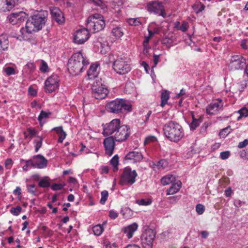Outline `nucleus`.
Instances as JSON below:
<instances>
[{"label": "nucleus", "instance_id": "1", "mask_svg": "<svg viewBox=\"0 0 248 248\" xmlns=\"http://www.w3.org/2000/svg\"><path fill=\"white\" fill-rule=\"evenodd\" d=\"M89 64L88 60L80 52L74 53L69 59L67 64L69 72L73 76L81 73Z\"/></svg>", "mask_w": 248, "mask_h": 248}, {"label": "nucleus", "instance_id": "2", "mask_svg": "<svg viewBox=\"0 0 248 248\" xmlns=\"http://www.w3.org/2000/svg\"><path fill=\"white\" fill-rule=\"evenodd\" d=\"M163 132L166 137L173 142L179 141L184 136V130L178 123L170 121L164 124Z\"/></svg>", "mask_w": 248, "mask_h": 248}, {"label": "nucleus", "instance_id": "3", "mask_svg": "<svg viewBox=\"0 0 248 248\" xmlns=\"http://www.w3.org/2000/svg\"><path fill=\"white\" fill-rule=\"evenodd\" d=\"M108 111L115 114L124 113L131 111L132 106L127 100L116 99L108 103L106 106Z\"/></svg>", "mask_w": 248, "mask_h": 248}, {"label": "nucleus", "instance_id": "4", "mask_svg": "<svg viewBox=\"0 0 248 248\" xmlns=\"http://www.w3.org/2000/svg\"><path fill=\"white\" fill-rule=\"evenodd\" d=\"M46 17L41 14L33 15L30 17L26 24V29L29 33L40 30L45 25Z\"/></svg>", "mask_w": 248, "mask_h": 248}, {"label": "nucleus", "instance_id": "5", "mask_svg": "<svg viewBox=\"0 0 248 248\" xmlns=\"http://www.w3.org/2000/svg\"><path fill=\"white\" fill-rule=\"evenodd\" d=\"M106 24L104 17L99 14H95L90 16L87 22V28L93 33L99 32L105 27Z\"/></svg>", "mask_w": 248, "mask_h": 248}, {"label": "nucleus", "instance_id": "6", "mask_svg": "<svg viewBox=\"0 0 248 248\" xmlns=\"http://www.w3.org/2000/svg\"><path fill=\"white\" fill-rule=\"evenodd\" d=\"M138 173L130 167H126L121 175L120 184L122 186H131L136 182Z\"/></svg>", "mask_w": 248, "mask_h": 248}, {"label": "nucleus", "instance_id": "7", "mask_svg": "<svg viewBox=\"0 0 248 248\" xmlns=\"http://www.w3.org/2000/svg\"><path fill=\"white\" fill-rule=\"evenodd\" d=\"M93 96L96 99H104L108 93L107 88L102 84L101 79H96L92 86Z\"/></svg>", "mask_w": 248, "mask_h": 248}, {"label": "nucleus", "instance_id": "8", "mask_svg": "<svg viewBox=\"0 0 248 248\" xmlns=\"http://www.w3.org/2000/svg\"><path fill=\"white\" fill-rule=\"evenodd\" d=\"M112 67L113 70L119 75H124L128 73L131 70L130 65L122 56L117 57L114 60Z\"/></svg>", "mask_w": 248, "mask_h": 248}, {"label": "nucleus", "instance_id": "9", "mask_svg": "<svg viewBox=\"0 0 248 248\" xmlns=\"http://www.w3.org/2000/svg\"><path fill=\"white\" fill-rule=\"evenodd\" d=\"M60 78L56 74L52 75L47 78L45 82V91L46 93H51L59 88Z\"/></svg>", "mask_w": 248, "mask_h": 248}, {"label": "nucleus", "instance_id": "10", "mask_svg": "<svg viewBox=\"0 0 248 248\" xmlns=\"http://www.w3.org/2000/svg\"><path fill=\"white\" fill-rule=\"evenodd\" d=\"M155 232L152 229H146L141 236V243L143 248H152Z\"/></svg>", "mask_w": 248, "mask_h": 248}, {"label": "nucleus", "instance_id": "11", "mask_svg": "<svg viewBox=\"0 0 248 248\" xmlns=\"http://www.w3.org/2000/svg\"><path fill=\"white\" fill-rule=\"evenodd\" d=\"M147 10L149 12L158 15L163 17L166 16V13L163 3L159 1H153L147 4Z\"/></svg>", "mask_w": 248, "mask_h": 248}, {"label": "nucleus", "instance_id": "12", "mask_svg": "<svg viewBox=\"0 0 248 248\" xmlns=\"http://www.w3.org/2000/svg\"><path fill=\"white\" fill-rule=\"evenodd\" d=\"M122 125L119 119H114L103 127V134L105 136H112Z\"/></svg>", "mask_w": 248, "mask_h": 248}, {"label": "nucleus", "instance_id": "13", "mask_svg": "<svg viewBox=\"0 0 248 248\" xmlns=\"http://www.w3.org/2000/svg\"><path fill=\"white\" fill-rule=\"evenodd\" d=\"M246 64V60L243 57L236 55L231 57L228 67L230 70L235 71L242 69Z\"/></svg>", "mask_w": 248, "mask_h": 248}, {"label": "nucleus", "instance_id": "14", "mask_svg": "<svg viewBox=\"0 0 248 248\" xmlns=\"http://www.w3.org/2000/svg\"><path fill=\"white\" fill-rule=\"evenodd\" d=\"M130 134V130L127 125L123 124L112 136L115 141L123 142L129 137Z\"/></svg>", "mask_w": 248, "mask_h": 248}, {"label": "nucleus", "instance_id": "15", "mask_svg": "<svg viewBox=\"0 0 248 248\" xmlns=\"http://www.w3.org/2000/svg\"><path fill=\"white\" fill-rule=\"evenodd\" d=\"M88 29H81L78 30L74 35V42L78 44H84L89 38Z\"/></svg>", "mask_w": 248, "mask_h": 248}, {"label": "nucleus", "instance_id": "16", "mask_svg": "<svg viewBox=\"0 0 248 248\" xmlns=\"http://www.w3.org/2000/svg\"><path fill=\"white\" fill-rule=\"evenodd\" d=\"M223 103L222 100L217 99L209 104L206 107V113L209 115L217 114L223 109Z\"/></svg>", "mask_w": 248, "mask_h": 248}, {"label": "nucleus", "instance_id": "17", "mask_svg": "<svg viewBox=\"0 0 248 248\" xmlns=\"http://www.w3.org/2000/svg\"><path fill=\"white\" fill-rule=\"evenodd\" d=\"M31 167L34 168L43 169L47 166V160L42 155H34L30 159Z\"/></svg>", "mask_w": 248, "mask_h": 248}, {"label": "nucleus", "instance_id": "18", "mask_svg": "<svg viewBox=\"0 0 248 248\" xmlns=\"http://www.w3.org/2000/svg\"><path fill=\"white\" fill-rule=\"evenodd\" d=\"M143 159V155L141 152L138 151H131L128 153L124 156V163H135L139 162Z\"/></svg>", "mask_w": 248, "mask_h": 248}, {"label": "nucleus", "instance_id": "19", "mask_svg": "<svg viewBox=\"0 0 248 248\" xmlns=\"http://www.w3.org/2000/svg\"><path fill=\"white\" fill-rule=\"evenodd\" d=\"M103 144L105 147V153L109 156L112 155L115 145V140L113 138V137L109 136L105 138L103 141Z\"/></svg>", "mask_w": 248, "mask_h": 248}, {"label": "nucleus", "instance_id": "20", "mask_svg": "<svg viewBox=\"0 0 248 248\" xmlns=\"http://www.w3.org/2000/svg\"><path fill=\"white\" fill-rule=\"evenodd\" d=\"M9 22L13 25L20 23L24 21L25 14L23 12L12 13L8 16Z\"/></svg>", "mask_w": 248, "mask_h": 248}, {"label": "nucleus", "instance_id": "21", "mask_svg": "<svg viewBox=\"0 0 248 248\" xmlns=\"http://www.w3.org/2000/svg\"><path fill=\"white\" fill-rule=\"evenodd\" d=\"M50 13L53 19L58 24H62L64 22V17L62 12L57 7L50 9Z\"/></svg>", "mask_w": 248, "mask_h": 248}, {"label": "nucleus", "instance_id": "22", "mask_svg": "<svg viewBox=\"0 0 248 248\" xmlns=\"http://www.w3.org/2000/svg\"><path fill=\"white\" fill-rule=\"evenodd\" d=\"M16 6L15 0H0V12L11 11Z\"/></svg>", "mask_w": 248, "mask_h": 248}, {"label": "nucleus", "instance_id": "23", "mask_svg": "<svg viewBox=\"0 0 248 248\" xmlns=\"http://www.w3.org/2000/svg\"><path fill=\"white\" fill-rule=\"evenodd\" d=\"M99 64L93 63L91 65L89 69L87 71L88 79L89 80H93L100 79L98 77V72L97 68Z\"/></svg>", "mask_w": 248, "mask_h": 248}, {"label": "nucleus", "instance_id": "24", "mask_svg": "<svg viewBox=\"0 0 248 248\" xmlns=\"http://www.w3.org/2000/svg\"><path fill=\"white\" fill-rule=\"evenodd\" d=\"M138 228V225L137 223H133L124 228V232L126 236L128 238H131L135 231Z\"/></svg>", "mask_w": 248, "mask_h": 248}, {"label": "nucleus", "instance_id": "25", "mask_svg": "<svg viewBox=\"0 0 248 248\" xmlns=\"http://www.w3.org/2000/svg\"><path fill=\"white\" fill-rule=\"evenodd\" d=\"M182 183L178 181L175 183H173L171 186L167 190V195H173L177 193L180 189Z\"/></svg>", "mask_w": 248, "mask_h": 248}, {"label": "nucleus", "instance_id": "26", "mask_svg": "<svg viewBox=\"0 0 248 248\" xmlns=\"http://www.w3.org/2000/svg\"><path fill=\"white\" fill-rule=\"evenodd\" d=\"M168 166V162L165 159H161L158 161L156 163H154L153 165V168L154 170H163L167 168Z\"/></svg>", "mask_w": 248, "mask_h": 248}, {"label": "nucleus", "instance_id": "27", "mask_svg": "<svg viewBox=\"0 0 248 248\" xmlns=\"http://www.w3.org/2000/svg\"><path fill=\"white\" fill-rule=\"evenodd\" d=\"M52 130L55 131L59 135L58 142L59 143H62L66 136V134L65 132L63 130L62 127L59 126L54 127L52 129Z\"/></svg>", "mask_w": 248, "mask_h": 248}, {"label": "nucleus", "instance_id": "28", "mask_svg": "<svg viewBox=\"0 0 248 248\" xmlns=\"http://www.w3.org/2000/svg\"><path fill=\"white\" fill-rule=\"evenodd\" d=\"M9 40L6 35H0V52L4 51L8 48Z\"/></svg>", "mask_w": 248, "mask_h": 248}, {"label": "nucleus", "instance_id": "29", "mask_svg": "<svg viewBox=\"0 0 248 248\" xmlns=\"http://www.w3.org/2000/svg\"><path fill=\"white\" fill-rule=\"evenodd\" d=\"M175 181V177L173 175H168L163 177L161 182L164 186L167 185L170 183H173Z\"/></svg>", "mask_w": 248, "mask_h": 248}, {"label": "nucleus", "instance_id": "30", "mask_svg": "<svg viewBox=\"0 0 248 248\" xmlns=\"http://www.w3.org/2000/svg\"><path fill=\"white\" fill-rule=\"evenodd\" d=\"M192 122L190 124V127L191 129L194 130L199 126L200 124L202 123V118L201 116H199L198 118H196L193 114L192 115Z\"/></svg>", "mask_w": 248, "mask_h": 248}, {"label": "nucleus", "instance_id": "31", "mask_svg": "<svg viewBox=\"0 0 248 248\" xmlns=\"http://www.w3.org/2000/svg\"><path fill=\"white\" fill-rule=\"evenodd\" d=\"M170 92L167 90L163 91L161 93V103L160 106L163 107L165 105L167 104L168 100L170 98Z\"/></svg>", "mask_w": 248, "mask_h": 248}, {"label": "nucleus", "instance_id": "32", "mask_svg": "<svg viewBox=\"0 0 248 248\" xmlns=\"http://www.w3.org/2000/svg\"><path fill=\"white\" fill-rule=\"evenodd\" d=\"M50 178L46 176L43 179H41L38 183V186L42 188L48 187L50 186V183L49 182Z\"/></svg>", "mask_w": 248, "mask_h": 248}, {"label": "nucleus", "instance_id": "33", "mask_svg": "<svg viewBox=\"0 0 248 248\" xmlns=\"http://www.w3.org/2000/svg\"><path fill=\"white\" fill-rule=\"evenodd\" d=\"M124 29L120 27H117L113 28L112 30V33L116 38H120L124 34Z\"/></svg>", "mask_w": 248, "mask_h": 248}, {"label": "nucleus", "instance_id": "34", "mask_svg": "<svg viewBox=\"0 0 248 248\" xmlns=\"http://www.w3.org/2000/svg\"><path fill=\"white\" fill-rule=\"evenodd\" d=\"M111 165L113 167V171H117L118 170V165L119 164V156L115 155L110 161Z\"/></svg>", "mask_w": 248, "mask_h": 248}, {"label": "nucleus", "instance_id": "35", "mask_svg": "<svg viewBox=\"0 0 248 248\" xmlns=\"http://www.w3.org/2000/svg\"><path fill=\"white\" fill-rule=\"evenodd\" d=\"M93 231L95 235H100L104 231L103 227L100 225H96L94 226L92 228Z\"/></svg>", "mask_w": 248, "mask_h": 248}, {"label": "nucleus", "instance_id": "36", "mask_svg": "<svg viewBox=\"0 0 248 248\" xmlns=\"http://www.w3.org/2000/svg\"><path fill=\"white\" fill-rule=\"evenodd\" d=\"M136 202L140 205L147 206L152 203V201L150 199H141L137 200Z\"/></svg>", "mask_w": 248, "mask_h": 248}, {"label": "nucleus", "instance_id": "37", "mask_svg": "<svg viewBox=\"0 0 248 248\" xmlns=\"http://www.w3.org/2000/svg\"><path fill=\"white\" fill-rule=\"evenodd\" d=\"M51 114L50 111L46 112L44 110H42L38 117V120L40 124L42 123V120L44 118H47L49 115Z\"/></svg>", "mask_w": 248, "mask_h": 248}, {"label": "nucleus", "instance_id": "38", "mask_svg": "<svg viewBox=\"0 0 248 248\" xmlns=\"http://www.w3.org/2000/svg\"><path fill=\"white\" fill-rule=\"evenodd\" d=\"M127 23L131 26H138L141 25L140 18H129L127 20Z\"/></svg>", "mask_w": 248, "mask_h": 248}, {"label": "nucleus", "instance_id": "39", "mask_svg": "<svg viewBox=\"0 0 248 248\" xmlns=\"http://www.w3.org/2000/svg\"><path fill=\"white\" fill-rule=\"evenodd\" d=\"M3 71L7 76L15 75L17 73L16 69L13 67L10 66L6 67L5 68H4Z\"/></svg>", "mask_w": 248, "mask_h": 248}, {"label": "nucleus", "instance_id": "40", "mask_svg": "<svg viewBox=\"0 0 248 248\" xmlns=\"http://www.w3.org/2000/svg\"><path fill=\"white\" fill-rule=\"evenodd\" d=\"M101 198L100 202L101 204H104L108 199V192L107 190H104L101 192Z\"/></svg>", "mask_w": 248, "mask_h": 248}, {"label": "nucleus", "instance_id": "41", "mask_svg": "<svg viewBox=\"0 0 248 248\" xmlns=\"http://www.w3.org/2000/svg\"><path fill=\"white\" fill-rule=\"evenodd\" d=\"M238 113L240 114V116L238 117V120H239L243 117H248V109L246 107H243L241 109H239L238 111Z\"/></svg>", "mask_w": 248, "mask_h": 248}, {"label": "nucleus", "instance_id": "42", "mask_svg": "<svg viewBox=\"0 0 248 248\" xmlns=\"http://www.w3.org/2000/svg\"><path fill=\"white\" fill-rule=\"evenodd\" d=\"M231 128L230 126L222 129L220 132H219V136L221 137L225 138L226 137L230 132L231 131Z\"/></svg>", "mask_w": 248, "mask_h": 248}, {"label": "nucleus", "instance_id": "43", "mask_svg": "<svg viewBox=\"0 0 248 248\" xmlns=\"http://www.w3.org/2000/svg\"><path fill=\"white\" fill-rule=\"evenodd\" d=\"M21 211L22 208L20 206H17L16 207H12L10 209L11 213L16 216L19 215Z\"/></svg>", "mask_w": 248, "mask_h": 248}, {"label": "nucleus", "instance_id": "44", "mask_svg": "<svg viewBox=\"0 0 248 248\" xmlns=\"http://www.w3.org/2000/svg\"><path fill=\"white\" fill-rule=\"evenodd\" d=\"M43 139L41 137H38V139L35 140V151L36 153L38 152L39 149L41 147L42 145Z\"/></svg>", "mask_w": 248, "mask_h": 248}, {"label": "nucleus", "instance_id": "45", "mask_svg": "<svg viewBox=\"0 0 248 248\" xmlns=\"http://www.w3.org/2000/svg\"><path fill=\"white\" fill-rule=\"evenodd\" d=\"M65 186V185L64 184L54 183L51 185V188L54 191L61 190Z\"/></svg>", "mask_w": 248, "mask_h": 248}, {"label": "nucleus", "instance_id": "46", "mask_svg": "<svg viewBox=\"0 0 248 248\" xmlns=\"http://www.w3.org/2000/svg\"><path fill=\"white\" fill-rule=\"evenodd\" d=\"M22 161H24L25 162V164L23 166L22 169L24 171H27L30 168H32L31 167V159L29 160H24L22 159Z\"/></svg>", "mask_w": 248, "mask_h": 248}, {"label": "nucleus", "instance_id": "47", "mask_svg": "<svg viewBox=\"0 0 248 248\" xmlns=\"http://www.w3.org/2000/svg\"><path fill=\"white\" fill-rule=\"evenodd\" d=\"M28 192L32 195H36V189L35 188L34 184L28 185L27 186Z\"/></svg>", "mask_w": 248, "mask_h": 248}, {"label": "nucleus", "instance_id": "48", "mask_svg": "<svg viewBox=\"0 0 248 248\" xmlns=\"http://www.w3.org/2000/svg\"><path fill=\"white\" fill-rule=\"evenodd\" d=\"M205 208L203 205L198 204L196 205V211L199 215H202L203 213Z\"/></svg>", "mask_w": 248, "mask_h": 248}, {"label": "nucleus", "instance_id": "49", "mask_svg": "<svg viewBox=\"0 0 248 248\" xmlns=\"http://www.w3.org/2000/svg\"><path fill=\"white\" fill-rule=\"evenodd\" d=\"M48 69V66L47 63L43 60L41 61V64L40 67V70L44 73L47 71Z\"/></svg>", "mask_w": 248, "mask_h": 248}, {"label": "nucleus", "instance_id": "50", "mask_svg": "<svg viewBox=\"0 0 248 248\" xmlns=\"http://www.w3.org/2000/svg\"><path fill=\"white\" fill-rule=\"evenodd\" d=\"M189 27L188 22L186 21H183L182 22V25L179 28V30L182 31L183 32H186Z\"/></svg>", "mask_w": 248, "mask_h": 248}, {"label": "nucleus", "instance_id": "51", "mask_svg": "<svg viewBox=\"0 0 248 248\" xmlns=\"http://www.w3.org/2000/svg\"><path fill=\"white\" fill-rule=\"evenodd\" d=\"M156 140V138L155 136H149L145 139L144 144H147L151 142H155Z\"/></svg>", "mask_w": 248, "mask_h": 248}, {"label": "nucleus", "instance_id": "52", "mask_svg": "<svg viewBox=\"0 0 248 248\" xmlns=\"http://www.w3.org/2000/svg\"><path fill=\"white\" fill-rule=\"evenodd\" d=\"M13 164V161L11 159H7L5 161V166L7 169H10L11 168Z\"/></svg>", "mask_w": 248, "mask_h": 248}, {"label": "nucleus", "instance_id": "53", "mask_svg": "<svg viewBox=\"0 0 248 248\" xmlns=\"http://www.w3.org/2000/svg\"><path fill=\"white\" fill-rule=\"evenodd\" d=\"M230 155V153L229 151H225L220 153V158L222 159H227Z\"/></svg>", "mask_w": 248, "mask_h": 248}, {"label": "nucleus", "instance_id": "54", "mask_svg": "<svg viewBox=\"0 0 248 248\" xmlns=\"http://www.w3.org/2000/svg\"><path fill=\"white\" fill-rule=\"evenodd\" d=\"M118 216V213L114 210H110L109 212V217L112 219H115Z\"/></svg>", "mask_w": 248, "mask_h": 248}, {"label": "nucleus", "instance_id": "55", "mask_svg": "<svg viewBox=\"0 0 248 248\" xmlns=\"http://www.w3.org/2000/svg\"><path fill=\"white\" fill-rule=\"evenodd\" d=\"M248 145V139H245L243 141L240 142L238 147L240 149L243 148Z\"/></svg>", "mask_w": 248, "mask_h": 248}, {"label": "nucleus", "instance_id": "56", "mask_svg": "<svg viewBox=\"0 0 248 248\" xmlns=\"http://www.w3.org/2000/svg\"><path fill=\"white\" fill-rule=\"evenodd\" d=\"M238 85L239 86L238 88H239V92L241 93L243 91V90L245 88H246L247 83H246V81H243L242 82V83H241L240 84H238Z\"/></svg>", "mask_w": 248, "mask_h": 248}, {"label": "nucleus", "instance_id": "57", "mask_svg": "<svg viewBox=\"0 0 248 248\" xmlns=\"http://www.w3.org/2000/svg\"><path fill=\"white\" fill-rule=\"evenodd\" d=\"M247 39H243L241 41V46L244 49H247L248 48V46L247 45Z\"/></svg>", "mask_w": 248, "mask_h": 248}, {"label": "nucleus", "instance_id": "58", "mask_svg": "<svg viewBox=\"0 0 248 248\" xmlns=\"http://www.w3.org/2000/svg\"><path fill=\"white\" fill-rule=\"evenodd\" d=\"M13 193L15 195L20 196L21 194V189L20 187L17 186L13 191Z\"/></svg>", "mask_w": 248, "mask_h": 248}, {"label": "nucleus", "instance_id": "59", "mask_svg": "<svg viewBox=\"0 0 248 248\" xmlns=\"http://www.w3.org/2000/svg\"><path fill=\"white\" fill-rule=\"evenodd\" d=\"M232 193V190L231 187H229L228 189L225 190V195L227 197H229L231 196Z\"/></svg>", "mask_w": 248, "mask_h": 248}, {"label": "nucleus", "instance_id": "60", "mask_svg": "<svg viewBox=\"0 0 248 248\" xmlns=\"http://www.w3.org/2000/svg\"><path fill=\"white\" fill-rule=\"evenodd\" d=\"M150 39L151 38H150L148 36H146L145 37V39L143 42V47H145V48H146V46H148V43H149V42Z\"/></svg>", "mask_w": 248, "mask_h": 248}, {"label": "nucleus", "instance_id": "61", "mask_svg": "<svg viewBox=\"0 0 248 248\" xmlns=\"http://www.w3.org/2000/svg\"><path fill=\"white\" fill-rule=\"evenodd\" d=\"M201 234L202 237L205 239L208 236L209 233L206 231H203L201 232Z\"/></svg>", "mask_w": 248, "mask_h": 248}, {"label": "nucleus", "instance_id": "62", "mask_svg": "<svg viewBox=\"0 0 248 248\" xmlns=\"http://www.w3.org/2000/svg\"><path fill=\"white\" fill-rule=\"evenodd\" d=\"M28 91H29L30 94L32 96H35L37 93L36 90L31 87H30L29 88Z\"/></svg>", "mask_w": 248, "mask_h": 248}, {"label": "nucleus", "instance_id": "63", "mask_svg": "<svg viewBox=\"0 0 248 248\" xmlns=\"http://www.w3.org/2000/svg\"><path fill=\"white\" fill-rule=\"evenodd\" d=\"M153 58L154 64L155 65H156L159 62V56L154 54Z\"/></svg>", "mask_w": 248, "mask_h": 248}, {"label": "nucleus", "instance_id": "64", "mask_svg": "<svg viewBox=\"0 0 248 248\" xmlns=\"http://www.w3.org/2000/svg\"><path fill=\"white\" fill-rule=\"evenodd\" d=\"M124 248H140V247L137 245L129 244L127 245Z\"/></svg>", "mask_w": 248, "mask_h": 248}]
</instances>
